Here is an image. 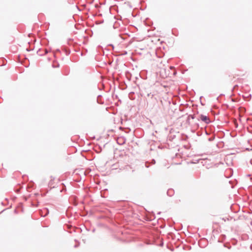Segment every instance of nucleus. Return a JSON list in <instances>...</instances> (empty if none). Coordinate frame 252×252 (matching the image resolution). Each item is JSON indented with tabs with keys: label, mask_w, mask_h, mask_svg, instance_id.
I'll use <instances>...</instances> for the list:
<instances>
[{
	"label": "nucleus",
	"mask_w": 252,
	"mask_h": 252,
	"mask_svg": "<svg viewBox=\"0 0 252 252\" xmlns=\"http://www.w3.org/2000/svg\"><path fill=\"white\" fill-rule=\"evenodd\" d=\"M124 143V142H123V143H119V142H118V144H123Z\"/></svg>",
	"instance_id": "obj_4"
},
{
	"label": "nucleus",
	"mask_w": 252,
	"mask_h": 252,
	"mask_svg": "<svg viewBox=\"0 0 252 252\" xmlns=\"http://www.w3.org/2000/svg\"><path fill=\"white\" fill-rule=\"evenodd\" d=\"M190 117H191V118L192 119H194L195 118V116L194 115H191Z\"/></svg>",
	"instance_id": "obj_3"
},
{
	"label": "nucleus",
	"mask_w": 252,
	"mask_h": 252,
	"mask_svg": "<svg viewBox=\"0 0 252 252\" xmlns=\"http://www.w3.org/2000/svg\"><path fill=\"white\" fill-rule=\"evenodd\" d=\"M167 194L168 196H171L174 194V190L172 189H169L167 190Z\"/></svg>",
	"instance_id": "obj_2"
},
{
	"label": "nucleus",
	"mask_w": 252,
	"mask_h": 252,
	"mask_svg": "<svg viewBox=\"0 0 252 252\" xmlns=\"http://www.w3.org/2000/svg\"><path fill=\"white\" fill-rule=\"evenodd\" d=\"M198 120H201L202 122H204L206 124H209L210 123V120L209 117L206 115H200L199 118H198Z\"/></svg>",
	"instance_id": "obj_1"
}]
</instances>
